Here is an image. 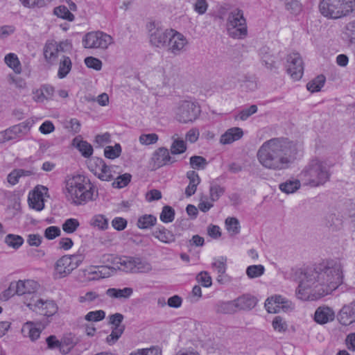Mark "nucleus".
I'll list each match as a JSON object with an SVG mask.
<instances>
[{
    "label": "nucleus",
    "mask_w": 355,
    "mask_h": 355,
    "mask_svg": "<svg viewBox=\"0 0 355 355\" xmlns=\"http://www.w3.org/2000/svg\"><path fill=\"white\" fill-rule=\"evenodd\" d=\"M343 278L340 261H323L315 270L302 274L295 295L302 301L318 300L331 294L342 284Z\"/></svg>",
    "instance_id": "f257e3e1"
},
{
    "label": "nucleus",
    "mask_w": 355,
    "mask_h": 355,
    "mask_svg": "<svg viewBox=\"0 0 355 355\" xmlns=\"http://www.w3.org/2000/svg\"><path fill=\"white\" fill-rule=\"evenodd\" d=\"M301 146L292 141L273 138L263 142L257 152V159L264 168L282 171L288 168L302 155Z\"/></svg>",
    "instance_id": "f03ea898"
},
{
    "label": "nucleus",
    "mask_w": 355,
    "mask_h": 355,
    "mask_svg": "<svg viewBox=\"0 0 355 355\" xmlns=\"http://www.w3.org/2000/svg\"><path fill=\"white\" fill-rule=\"evenodd\" d=\"M62 193L66 200L75 206H83L94 202L98 191L94 182L85 175L73 173L66 175L62 185Z\"/></svg>",
    "instance_id": "7ed1b4c3"
},
{
    "label": "nucleus",
    "mask_w": 355,
    "mask_h": 355,
    "mask_svg": "<svg viewBox=\"0 0 355 355\" xmlns=\"http://www.w3.org/2000/svg\"><path fill=\"white\" fill-rule=\"evenodd\" d=\"M298 178L304 186L320 187L329 180V166L323 159L313 158L301 171Z\"/></svg>",
    "instance_id": "20e7f679"
},
{
    "label": "nucleus",
    "mask_w": 355,
    "mask_h": 355,
    "mask_svg": "<svg viewBox=\"0 0 355 355\" xmlns=\"http://www.w3.org/2000/svg\"><path fill=\"white\" fill-rule=\"evenodd\" d=\"M320 13L328 19H339L355 10V0H321Z\"/></svg>",
    "instance_id": "39448f33"
},
{
    "label": "nucleus",
    "mask_w": 355,
    "mask_h": 355,
    "mask_svg": "<svg viewBox=\"0 0 355 355\" xmlns=\"http://www.w3.org/2000/svg\"><path fill=\"white\" fill-rule=\"evenodd\" d=\"M174 119L180 123H193L200 115L201 110L198 102L191 98L179 101L173 110Z\"/></svg>",
    "instance_id": "423d86ee"
},
{
    "label": "nucleus",
    "mask_w": 355,
    "mask_h": 355,
    "mask_svg": "<svg viewBox=\"0 0 355 355\" xmlns=\"http://www.w3.org/2000/svg\"><path fill=\"white\" fill-rule=\"evenodd\" d=\"M226 29L229 36L234 39H244L247 36L246 20L242 10L235 8L228 13Z\"/></svg>",
    "instance_id": "0eeeda50"
},
{
    "label": "nucleus",
    "mask_w": 355,
    "mask_h": 355,
    "mask_svg": "<svg viewBox=\"0 0 355 355\" xmlns=\"http://www.w3.org/2000/svg\"><path fill=\"white\" fill-rule=\"evenodd\" d=\"M83 262V258L79 255H64L55 263L52 273L55 280L61 279L69 276Z\"/></svg>",
    "instance_id": "6e6552de"
},
{
    "label": "nucleus",
    "mask_w": 355,
    "mask_h": 355,
    "mask_svg": "<svg viewBox=\"0 0 355 355\" xmlns=\"http://www.w3.org/2000/svg\"><path fill=\"white\" fill-rule=\"evenodd\" d=\"M25 304L30 309L46 318L55 315L58 311V306L53 300L41 298L35 294Z\"/></svg>",
    "instance_id": "1a4fd4ad"
},
{
    "label": "nucleus",
    "mask_w": 355,
    "mask_h": 355,
    "mask_svg": "<svg viewBox=\"0 0 355 355\" xmlns=\"http://www.w3.org/2000/svg\"><path fill=\"white\" fill-rule=\"evenodd\" d=\"M113 43V38L102 31H91L86 33L82 40V44L85 49H106Z\"/></svg>",
    "instance_id": "9d476101"
},
{
    "label": "nucleus",
    "mask_w": 355,
    "mask_h": 355,
    "mask_svg": "<svg viewBox=\"0 0 355 355\" xmlns=\"http://www.w3.org/2000/svg\"><path fill=\"white\" fill-rule=\"evenodd\" d=\"M89 169L101 181L109 182L115 175L114 166L107 165L103 159L98 157H94L89 161Z\"/></svg>",
    "instance_id": "9b49d317"
},
{
    "label": "nucleus",
    "mask_w": 355,
    "mask_h": 355,
    "mask_svg": "<svg viewBox=\"0 0 355 355\" xmlns=\"http://www.w3.org/2000/svg\"><path fill=\"white\" fill-rule=\"evenodd\" d=\"M49 197L48 188L42 185H37L28 194V207L36 211H41L44 209L45 201Z\"/></svg>",
    "instance_id": "f8f14e48"
},
{
    "label": "nucleus",
    "mask_w": 355,
    "mask_h": 355,
    "mask_svg": "<svg viewBox=\"0 0 355 355\" xmlns=\"http://www.w3.org/2000/svg\"><path fill=\"white\" fill-rule=\"evenodd\" d=\"M285 67L287 73L294 80H299L304 73V63L298 53H291L286 56Z\"/></svg>",
    "instance_id": "ddd939ff"
},
{
    "label": "nucleus",
    "mask_w": 355,
    "mask_h": 355,
    "mask_svg": "<svg viewBox=\"0 0 355 355\" xmlns=\"http://www.w3.org/2000/svg\"><path fill=\"white\" fill-rule=\"evenodd\" d=\"M83 277L87 282L97 281L111 277L114 270L105 266H89L82 270Z\"/></svg>",
    "instance_id": "4468645a"
},
{
    "label": "nucleus",
    "mask_w": 355,
    "mask_h": 355,
    "mask_svg": "<svg viewBox=\"0 0 355 355\" xmlns=\"http://www.w3.org/2000/svg\"><path fill=\"white\" fill-rule=\"evenodd\" d=\"M147 28L150 33V42L157 47L167 46L172 28L162 30L155 27V22H150Z\"/></svg>",
    "instance_id": "2eb2a0df"
},
{
    "label": "nucleus",
    "mask_w": 355,
    "mask_h": 355,
    "mask_svg": "<svg viewBox=\"0 0 355 355\" xmlns=\"http://www.w3.org/2000/svg\"><path fill=\"white\" fill-rule=\"evenodd\" d=\"M71 49L72 44L69 40L62 41L58 44L54 42H49L45 44L44 55L49 62H53L57 60L60 51H69Z\"/></svg>",
    "instance_id": "dca6fc26"
},
{
    "label": "nucleus",
    "mask_w": 355,
    "mask_h": 355,
    "mask_svg": "<svg viewBox=\"0 0 355 355\" xmlns=\"http://www.w3.org/2000/svg\"><path fill=\"white\" fill-rule=\"evenodd\" d=\"M168 49L173 55H180L184 52L189 44L188 40L182 33L173 29L169 35Z\"/></svg>",
    "instance_id": "f3484780"
},
{
    "label": "nucleus",
    "mask_w": 355,
    "mask_h": 355,
    "mask_svg": "<svg viewBox=\"0 0 355 355\" xmlns=\"http://www.w3.org/2000/svg\"><path fill=\"white\" fill-rule=\"evenodd\" d=\"M55 89L50 85H42L32 89L31 96L34 102L43 103L54 99Z\"/></svg>",
    "instance_id": "a211bd4d"
},
{
    "label": "nucleus",
    "mask_w": 355,
    "mask_h": 355,
    "mask_svg": "<svg viewBox=\"0 0 355 355\" xmlns=\"http://www.w3.org/2000/svg\"><path fill=\"white\" fill-rule=\"evenodd\" d=\"M289 302L281 295H273L268 297L265 302L266 311L270 313L286 311L289 308Z\"/></svg>",
    "instance_id": "6ab92c4d"
},
{
    "label": "nucleus",
    "mask_w": 355,
    "mask_h": 355,
    "mask_svg": "<svg viewBox=\"0 0 355 355\" xmlns=\"http://www.w3.org/2000/svg\"><path fill=\"white\" fill-rule=\"evenodd\" d=\"M337 320L342 326H349L355 322V300L345 304L337 313Z\"/></svg>",
    "instance_id": "aec40b11"
},
{
    "label": "nucleus",
    "mask_w": 355,
    "mask_h": 355,
    "mask_svg": "<svg viewBox=\"0 0 355 355\" xmlns=\"http://www.w3.org/2000/svg\"><path fill=\"white\" fill-rule=\"evenodd\" d=\"M112 270H119L126 273H134L135 257H116L112 261Z\"/></svg>",
    "instance_id": "412c9836"
},
{
    "label": "nucleus",
    "mask_w": 355,
    "mask_h": 355,
    "mask_svg": "<svg viewBox=\"0 0 355 355\" xmlns=\"http://www.w3.org/2000/svg\"><path fill=\"white\" fill-rule=\"evenodd\" d=\"M42 331V328L39 322L28 321L21 327V332L24 338H29L31 341L37 340Z\"/></svg>",
    "instance_id": "4be33fe9"
},
{
    "label": "nucleus",
    "mask_w": 355,
    "mask_h": 355,
    "mask_svg": "<svg viewBox=\"0 0 355 355\" xmlns=\"http://www.w3.org/2000/svg\"><path fill=\"white\" fill-rule=\"evenodd\" d=\"M336 314L332 308L327 306H319L315 311L314 320L320 324H324L334 321Z\"/></svg>",
    "instance_id": "5701e85b"
},
{
    "label": "nucleus",
    "mask_w": 355,
    "mask_h": 355,
    "mask_svg": "<svg viewBox=\"0 0 355 355\" xmlns=\"http://www.w3.org/2000/svg\"><path fill=\"white\" fill-rule=\"evenodd\" d=\"M14 282L17 295L33 294L39 288V284L33 279H19Z\"/></svg>",
    "instance_id": "b1692460"
},
{
    "label": "nucleus",
    "mask_w": 355,
    "mask_h": 355,
    "mask_svg": "<svg viewBox=\"0 0 355 355\" xmlns=\"http://www.w3.org/2000/svg\"><path fill=\"white\" fill-rule=\"evenodd\" d=\"M71 145L85 158H89L93 155L94 149L92 146L88 141L84 140L81 136L76 137L72 140Z\"/></svg>",
    "instance_id": "393cba45"
},
{
    "label": "nucleus",
    "mask_w": 355,
    "mask_h": 355,
    "mask_svg": "<svg viewBox=\"0 0 355 355\" xmlns=\"http://www.w3.org/2000/svg\"><path fill=\"white\" fill-rule=\"evenodd\" d=\"M151 78L158 87L168 86L172 81L170 72H167L162 68L155 70L151 75Z\"/></svg>",
    "instance_id": "a878e982"
},
{
    "label": "nucleus",
    "mask_w": 355,
    "mask_h": 355,
    "mask_svg": "<svg viewBox=\"0 0 355 355\" xmlns=\"http://www.w3.org/2000/svg\"><path fill=\"white\" fill-rule=\"evenodd\" d=\"M152 235L159 241L166 244L172 243L175 241L174 234L164 226L157 227L152 232Z\"/></svg>",
    "instance_id": "bb28decb"
},
{
    "label": "nucleus",
    "mask_w": 355,
    "mask_h": 355,
    "mask_svg": "<svg viewBox=\"0 0 355 355\" xmlns=\"http://www.w3.org/2000/svg\"><path fill=\"white\" fill-rule=\"evenodd\" d=\"M105 295L112 300H127L133 295V289L130 287L123 288H110L105 291Z\"/></svg>",
    "instance_id": "cd10ccee"
},
{
    "label": "nucleus",
    "mask_w": 355,
    "mask_h": 355,
    "mask_svg": "<svg viewBox=\"0 0 355 355\" xmlns=\"http://www.w3.org/2000/svg\"><path fill=\"white\" fill-rule=\"evenodd\" d=\"M234 300L237 311L250 310L257 304V299L250 294L242 295Z\"/></svg>",
    "instance_id": "c85d7f7f"
},
{
    "label": "nucleus",
    "mask_w": 355,
    "mask_h": 355,
    "mask_svg": "<svg viewBox=\"0 0 355 355\" xmlns=\"http://www.w3.org/2000/svg\"><path fill=\"white\" fill-rule=\"evenodd\" d=\"M89 225L95 230L105 231L109 228V219L105 214H95L90 218Z\"/></svg>",
    "instance_id": "c756f323"
},
{
    "label": "nucleus",
    "mask_w": 355,
    "mask_h": 355,
    "mask_svg": "<svg viewBox=\"0 0 355 355\" xmlns=\"http://www.w3.org/2000/svg\"><path fill=\"white\" fill-rule=\"evenodd\" d=\"M243 135V130L238 127L228 129L220 139L222 144H230L240 139Z\"/></svg>",
    "instance_id": "7c9ffc66"
},
{
    "label": "nucleus",
    "mask_w": 355,
    "mask_h": 355,
    "mask_svg": "<svg viewBox=\"0 0 355 355\" xmlns=\"http://www.w3.org/2000/svg\"><path fill=\"white\" fill-rule=\"evenodd\" d=\"M78 301L82 304L91 306L99 304L101 300L98 293L95 291H88L80 294L78 297Z\"/></svg>",
    "instance_id": "2f4dec72"
},
{
    "label": "nucleus",
    "mask_w": 355,
    "mask_h": 355,
    "mask_svg": "<svg viewBox=\"0 0 355 355\" xmlns=\"http://www.w3.org/2000/svg\"><path fill=\"white\" fill-rule=\"evenodd\" d=\"M187 177L189 182L185 189V194L187 197H190L196 193L197 187L200 182V179L198 174L194 171H188Z\"/></svg>",
    "instance_id": "473e14b6"
},
{
    "label": "nucleus",
    "mask_w": 355,
    "mask_h": 355,
    "mask_svg": "<svg viewBox=\"0 0 355 355\" xmlns=\"http://www.w3.org/2000/svg\"><path fill=\"white\" fill-rule=\"evenodd\" d=\"M4 62L7 67L11 69L15 73L19 74L21 73V64L17 54L14 53L6 54L4 57Z\"/></svg>",
    "instance_id": "72a5a7b5"
},
{
    "label": "nucleus",
    "mask_w": 355,
    "mask_h": 355,
    "mask_svg": "<svg viewBox=\"0 0 355 355\" xmlns=\"http://www.w3.org/2000/svg\"><path fill=\"white\" fill-rule=\"evenodd\" d=\"M72 68V62L69 57L62 56L60 60L57 76L63 79L69 73Z\"/></svg>",
    "instance_id": "f704fd0d"
},
{
    "label": "nucleus",
    "mask_w": 355,
    "mask_h": 355,
    "mask_svg": "<svg viewBox=\"0 0 355 355\" xmlns=\"http://www.w3.org/2000/svg\"><path fill=\"white\" fill-rule=\"evenodd\" d=\"M302 182L300 179H289L279 184V189L287 194L293 193L301 187Z\"/></svg>",
    "instance_id": "c9c22d12"
},
{
    "label": "nucleus",
    "mask_w": 355,
    "mask_h": 355,
    "mask_svg": "<svg viewBox=\"0 0 355 355\" xmlns=\"http://www.w3.org/2000/svg\"><path fill=\"white\" fill-rule=\"evenodd\" d=\"M153 159L158 167L168 164L171 160L168 150L165 148H158L154 154Z\"/></svg>",
    "instance_id": "e433bc0d"
},
{
    "label": "nucleus",
    "mask_w": 355,
    "mask_h": 355,
    "mask_svg": "<svg viewBox=\"0 0 355 355\" xmlns=\"http://www.w3.org/2000/svg\"><path fill=\"white\" fill-rule=\"evenodd\" d=\"M152 269V265L147 259L140 257H135L134 273H148Z\"/></svg>",
    "instance_id": "4c0bfd02"
},
{
    "label": "nucleus",
    "mask_w": 355,
    "mask_h": 355,
    "mask_svg": "<svg viewBox=\"0 0 355 355\" xmlns=\"http://www.w3.org/2000/svg\"><path fill=\"white\" fill-rule=\"evenodd\" d=\"M216 311L223 314H233L237 311L234 300L219 301L216 305Z\"/></svg>",
    "instance_id": "58836bf2"
},
{
    "label": "nucleus",
    "mask_w": 355,
    "mask_h": 355,
    "mask_svg": "<svg viewBox=\"0 0 355 355\" xmlns=\"http://www.w3.org/2000/svg\"><path fill=\"white\" fill-rule=\"evenodd\" d=\"M53 14L57 17L67 21L72 22L75 20V15L64 5L55 7L53 10Z\"/></svg>",
    "instance_id": "ea45409f"
},
{
    "label": "nucleus",
    "mask_w": 355,
    "mask_h": 355,
    "mask_svg": "<svg viewBox=\"0 0 355 355\" xmlns=\"http://www.w3.org/2000/svg\"><path fill=\"white\" fill-rule=\"evenodd\" d=\"M35 122L36 120L34 118H29L17 125H13L14 132H15L17 137L27 134Z\"/></svg>",
    "instance_id": "a19ab883"
},
{
    "label": "nucleus",
    "mask_w": 355,
    "mask_h": 355,
    "mask_svg": "<svg viewBox=\"0 0 355 355\" xmlns=\"http://www.w3.org/2000/svg\"><path fill=\"white\" fill-rule=\"evenodd\" d=\"M33 174L32 171L24 169H14L7 176L8 182L14 186L17 184L21 177L30 176Z\"/></svg>",
    "instance_id": "79ce46f5"
},
{
    "label": "nucleus",
    "mask_w": 355,
    "mask_h": 355,
    "mask_svg": "<svg viewBox=\"0 0 355 355\" xmlns=\"http://www.w3.org/2000/svg\"><path fill=\"white\" fill-rule=\"evenodd\" d=\"M4 243L9 248L14 250H18L24 244V239L19 235L8 234L4 238Z\"/></svg>",
    "instance_id": "37998d69"
},
{
    "label": "nucleus",
    "mask_w": 355,
    "mask_h": 355,
    "mask_svg": "<svg viewBox=\"0 0 355 355\" xmlns=\"http://www.w3.org/2000/svg\"><path fill=\"white\" fill-rule=\"evenodd\" d=\"M80 223L78 219L69 218L64 220L62 224V230L67 234H74L80 227Z\"/></svg>",
    "instance_id": "c03bdc74"
},
{
    "label": "nucleus",
    "mask_w": 355,
    "mask_h": 355,
    "mask_svg": "<svg viewBox=\"0 0 355 355\" xmlns=\"http://www.w3.org/2000/svg\"><path fill=\"white\" fill-rule=\"evenodd\" d=\"M191 8L194 13L198 16H202L207 14L209 3L208 0H193Z\"/></svg>",
    "instance_id": "a18cd8bd"
},
{
    "label": "nucleus",
    "mask_w": 355,
    "mask_h": 355,
    "mask_svg": "<svg viewBox=\"0 0 355 355\" xmlns=\"http://www.w3.org/2000/svg\"><path fill=\"white\" fill-rule=\"evenodd\" d=\"M225 229L230 236H235L239 234L241 226L239 221L234 217H228L225 221Z\"/></svg>",
    "instance_id": "49530a36"
},
{
    "label": "nucleus",
    "mask_w": 355,
    "mask_h": 355,
    "mask_svg": "<svg viewBox=\"0 0 355 355\" xmlns=\"http://www.w3.org/2000/svg\"><path fill=\"white\" fill-rule=\"evenodd\" d=\"M157 218L152 214H144L140 216L137 220V227L139 229H148L155 225Z\"/></svg>",
    "instance_id": "de8ad7c7"
},
{
    "label": "nucleus",
    "mask_w": 355,
    "mask_h": 355,
    "mask_svg": "<svg viewBox=\"0 0 355 355\" xmlns=\"http://www.w3.org/2000/svg\"><path fill=\"white\" fill-rule=\"evenodd\" d=\"M122 152V148L120 144H115L114 146H107L104 148V156L110 159L118 158Z\"/></svg>",
    "instance_id": "09e8293b"
},
{
    "label": "nucleus",
    "mask_w": 355,
    "mask_h": 355,
    "mask_svg": "<svg viewBox=\"0 0 355 355\" xmlns=\"http://www.w3.org/2000/svg\"><path fill=\"white\" fill-rule=\"evenodd\" d=\"M173 143L171 147L172 154L178 155L184 153L187 150V145L184 141L174 135L172 137Z\"/></svg>",
    "instance_id": "8fccbe9b"
},
{
    "label": "nucleus",
    "mask_w": 355,
    "mask_h": 355,
    "mask_svg": "<svg viewBox=\"0 0 355 355\" xmlns=\"http://www.w3.org/2000/svg\"><path fill=\"white\" fill-rule=\"evenodd\" d=\"M105 311L101 309L90 311L86 313L83 320L88 322H98L105 318Z\"/></svg>",
    "instance_id": "3c124183"
},
{
    "label": "nucleus",
    "mask_w": 355,
    "mask_h": 355,
    "mask_svg": "<svg viewBox=\"0 0 355 355\" xmlns=\"http://www.w3.org/2000/svg\"><path fill=\"white\" fill-rule=\"evenodd\" d=\"M325 80L326 79L324 76H318L307 83L306 88L311 92H319L323 87Z\"/></svg>",
    "instance_id": "603ef678"
},
{
    "label": "nucleus",
    "mask_w": 355,
    "mask_h": 355,
    "mask_svg": "<svg viewBox=\"0 0 355 355\" xmlns=\"http://www.w3.org/2000/svg\"><path fill=\"white\" fill-rule=\"evenodd\" d=\"M265 272V267L263 265H251L246 268V275L250 279L258 278Z\"/></svg>",
    "instance_id": "864d4df0"
},
{
    "label": "nucleus",
    "mask_w": 355,
    "mask_h": 355,
    "mask_svg": "<svg viewBox=\"0 0 355 355\" xmlns=\"http://www.w3.org/2000/svg\"><path fill=\"white\" fill-rule=\"evenodd\" d=\"M260 55L261 58L262 62L265 64V65L271 69L274 67L275 60L274 55L270 53L269 49L266 47H263L260 51Z\"/></svg>",
    "instance_id": "5fc2aeb1"
},
{
    "label": "nucleus",
    "mask_w": 355,
    "mask_h": 355,
    "mask_svg": "<svg viewBox=\"0 0 355 355\" xmlns=\"http://www.w3.org/2000/svg\"><path fill=\"white\" fill-rule=\"evenodd\" d=\"M125 327H112L111 333L106 338V343L109 345H113L121 338Z\"/></svg>",
    "instance_id": "6e6d98bb"
},
{
    "label": "nucleus",
    "mask_w": 355,
    "mask_h": 355,
    "mask_svg": "<svg viewBox=\"0 0 355 355\" xmlns=\"http://www.w3.org/2000/svg\"><path fill=\"white\" fill-rule=\"evenodd\" d=\"M175 218L174 209L168 205L163 207L159 216L160 220L164 223H171Z\"/></svg>",
    "instance_id": "4d7b16f0"
},
{
    "label": "nucleus",
    "mask_w": 355,
    "mask_h": 355,
    "mask_svg": "<svg viewBox=\"0 0 355 355\" xmlns=\"http://www.w3.org/2000/svg\"><path fill=\"white\" fill-rule=\"evenodd\" d=\"M159 137L155 133H143L139 137V142L142 146H149L157 142Z\"/></svg>",
    "instance_id": "13d9d810"
},
{
    "label": "nucleus",
    "mask_w": 355,
    "mask_h": 355,
    "mask_svg": "<svg viewBox=\"0 0 355 355\" xmlns=\"http://www.w3.org/2000/svg\"><path fill=\"white\" fill-rule=\"evenodd\" d=\"M227 259L223 257L216 258L211 263V268L216 273H223L227 270Z\"/></svg>",
    "instance_id": "bf43d9fd"
},
{
    "label": "nucleus",
    "mask_w": 355,
    "mask_h": 355,
    "mask_svg": "<svg viewBox=\"0 0 355 355\" xmlns=\"http://www.w3.org/2000/svg\"><path fill=\"white\" fill-rule=\"evenodd\" d=\"M208 164L205 158L202 156H192L190 157L191 167L195 170L205 169Z\"/></svg>",
    "instance_id": "052dcab7"
},
{
    "label": "nucleus",
    "mask_w": 355,
    "mask_h": 355,
    "mask_svg": "<svg viewBox=\"0 0 355 355\" xmlns=\"http://www.w3.org/2000/svg\"><path fill=\"white\" fill-rule=\"evenodd\" d=\"M129 355H162V352L158 347H150L138 349L132 352Z\"/></svg>",
    "instance_id": "680f3d73"
},
{
    "label": "nucleus",
    "mask_w": 355,
    "mask_h": 355,
    "mask_svg": "<svg viewBox=\"0 0 355 355\" xmlns=\"http://www.w3.org/2000/svg\"><path fill=\"white\" fill-rule=\"evenodd\" d=\"M84 62L87 67L97 71H101L103 67L102 61L100 59L93 56H88L85 58Z\"/></svg>",
    "instance_id": "e2e57ef3"
},
{
    "label": "nucleus",
    "mask_w": 355,
    "mask_h": 355,
    "mask_svg": "<svg viewBox=\"0 0 355 355\" xmlns=\"http://www.w3.org/2000/svg\"><path fill=\"white\" fill-rule=\"evenodd\" d=\"M257 112V107L254 105L250 106L249 107L244 108L241 110L239 114L235 116L236 120L245 121L250 116Z\"/></svg>",
    "instance_id": "0e129e2a"
},
{
    "label": "nucleus",
    "mask_w": 355,
    "mask_h": 355,
    "mask_svg": "<svg viewBox=\"0 0 355 355\" xmlns=\"http://www.w3.org/2000/svg\"><path fill=\"white\" fill-rule=\"evenodd\" d=\"M15 295H17V292L15 289V282L12 281L10 283L8 288L0 293V300L3 302L8 301Z\"/></svg>",
    "instance_id": "69168bd1"
},
{
    "label": "nucleus",
    "mask_w": 355,
    "mask_h": 355,
    "mask_svg": "<svg viewBox=\"0 0 355 355\" xmlns=\"http://www.w3.org/2000/svg\"><path fill=\"white\" fill-rule=\"evenodd\" d=\"M196 280L205 288H209L212 285L211 277L207 271H202L199 272L196 276Z\"/></svg>",
    "instance_id": "338daca9"
},
{
    "label": "nucleus",
    "mask_w": 355,
    "mask_h": 355,
    "mask_svg": "<svg viewBox=\"0 0 355 355\" xmlns=\"http://www.w3.org/2000/svg\"><path fill=\"white\" fill-rule=\"evenodd\" d=\"M61 234V230L58 226H49L44 231V236L47 240H53Z\"/></svg>",
    "instance_id": "774afa93"
}]
</instances>
